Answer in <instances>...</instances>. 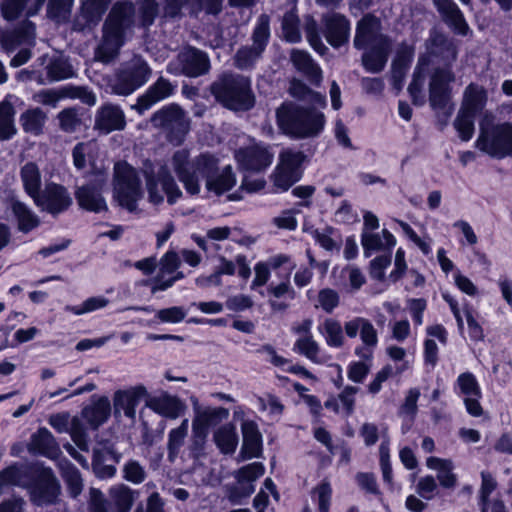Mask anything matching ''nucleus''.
<instances>
[{
    "label": "nucleus",
    "instance_id": "25",
    "mask_svg": "<svg viewBox=\"0 0 512 512\" xmlns=\"http://www.w3.org/2000/svg\"><path fill=\"white\" fill-rule=\"evenodd\" d=\"M148 395L143 385L131 387L127 390H118L114 394V410L115 413L124 412V415L133 419L136 414V407L140 401Z\"/></svg>",
    "mask_w": 512,
    "mask_h": 512
},
{
    "label": "nucleus",
    "instance_id": "62",
    "mask_svg": "<svg viewBox=\"0 0 512 512\" xmlns=\"http://www.w3.org/2000/svg\"><path fill=\"white\" fill-rule=\"evenodd\" d=\"M456 384L459 387L460 392L466 397H481L482 395L479 384L471 372L461 373L456 380Z\"/></svg>",
    "mask_w": 512,
    "mask_h": 512
},
{
    "label": "nucleus",
    "instance_id": "32",
    "mask_svg": "<svg viewBox=\"0 0 512 512\" xmlns=\"http://www.w3.org/2000/svg\"><path fill=\"white\" fill-rule=\"evenodd\" d=\"M111 412L110 401L107 397H98L90 405L82 409L81 415L92 429H97L104 424Z\"/></svg>",
    "mask_w": 512,
    "mask_h": 512
},
{
    "label": "nucleus",
    "instance_id": "52",
    "mask_svg": "<svg viewBox=\"0 0 512 512\" xmlns=\"http://www.w3.org/2000/svg\"><path fill=\"white\" fill-rule=\"evenodd\" d=\"M59 128L65 133H75L83 126L81 114L77 108H66L57 115Z\"/></svg>",
    "mask_w": 512,
    "mask_h": 512
},
{
    "label": "nucleus",
    "instance_id": "46",
    "mask_svg": "<svg viewBox=\"0 0 512 512\" xmlns=\"http://www.w3.org/2000/svg\"><path fill=\"white\" fill-rule=\"evenodd\" d=\"M45 68L49 82L68 79L74 74L73 68L68 60L61 55L49 58Z\"/></svg>",
    "mask_w": 512,
    "mask_h": 512
},
{
    "label": "nucleus",
    "instance_id": "5",
    "mask_svg": "<svg viewBox=\"0 0 512 512\" xmlns=\"http://www.w3.org/2000/svg\"><path fill=\"white\" fill-rule=\"evenodd\" d=\"M210 91L219 103L230 110L247 111L255 103L251 81L243 75L223 73L211 84Z\"/></svg>",
    "mask_w": 512,
    "mask_h": 512
},
{
    "label": "nucleus",
    "instance_id": "14",
    "mask_svg": "<svg viewBox=\"0 0 512 512\" xmlns=\"http://www.w3.org/2000/svg\"><path fill=\"white\" fill-rule=\"evenodd\" d=\"M32 200L38 208L52 215L64 212L72 204V198L67 189L54 182L47 183Z\"/></svg>",
    "mask_w": 512,
    "mask_h": 512
},
{
    "label": "nucleus",
    "instance_id": "54",
    "mask_svg": "<svg viewBox=\"0 0 512 512\" xmlns=\"http://www.w3.org/2000/svg\"><path fill=\"white\" fill-rule=\"evenodd\" d=\"M62 478L64 479L68 487V491L73 498H76L81 494L83 481L79 470L74 465L67 463L62 466Z\"/></svg>",
    "mask_w": 512,
    "mask_h": 512
},
{
    "label": "nucleus",
    "instance_id": "17",
    "mask_svg": "<svg viewBox=\"0 0 512 512\" xmlns=\"http://www.w3.org/2000/svg\"><path fill=\"white\" fill-rule=\"evenodd\" d=\"M323 34L334 48L346 44L350 37V21L342 14L328 12L321 18Z\"/></svg>",
    "mask_w": 512,
    "mask_h": 512
},
{
    "label": "nucleus",
    "instance_id": "36",
    "mask_svg": "<svg viewBox=\"0 0 512 512\" xmlns=\"http://www.w3.org/2000/svg\"><path fill=\"white\" fill-rule=\"evenodd\" d=\"M429 469L437 471V480L445 489H453L457 485V475L453 472L454 464L450 459L429 457L426 460Z\"/></svg>",
    "mask_w": 512,
    "mask_h": 512
},
{
    "label": "nucleus",
    "instance_id": "21",
    "mask_svg": "<svg viewBox=\"0 0 512 512\" xmlns=\"http://www.w3.org/2000/svg\"><path fill=\"white\" fill-rule=\"evenodd\" d=\"M35 25L30 20L22 21L17 27L0 33V44L6 53L14 52L20 45L33 44Z\"/></svg>",
    "mask_w": 512,
    "mask_h": 512
},
{
    "label": "nucleus",
    "instance_id": "18",
    "mask_svg": "<svg viewBox=\"0 0 512 512\" xmlns=\"http://www.w3.org/2000/svg\"><path fill=\"white\" fill-rule=\"evenodd\" d=\"M264 471L263 464L259 462L241 467L235 474L237 485L230 489L229 500L236 504L241 498L250 496L254 492L252 483L260 478Z\"/></svg>",
    "mask_w": 512,
    "mask_h": 512
},
{
    "label": "nucleus",
    "instance_id": "22",
    "mask_svg": "<svg viewBox=\"0 0 512 512\" xmlns=\"http://www.w3.org/2000/svg\"><path fill=\"white\" fill-rule=\"evenodd\" d=\"M111 0H84L81 5L80 15L75 19L73 29L84 31L98 24L107 11Z\"/></svg>",
    "mask_w": 512,
    "mask_h": 512
},
{
    "label": "nucleus",
    "instance_id": "4",
    "mask_svg": "<svg viewBox=\"0 0 512 512\" xmlns=\"http://www.w3.org/2000/svg\"><path fill=\"white\" fill-rule=\"evenodd\" d=\"M276 118L280 130L297 139L316 137L325 125L323 113L293 103H283L276 111Z\"/></svg>",
    "mask_w": 512,
    "mask_h": 512
},
{
    "label": "nucleus",
    "instance_id": "61",
    "mask_svg": "<svg viewBox=\"0 0 512 512\" xmlns=\"http://www.w3.org/2000/svg\"><path fill=\"white\" fill-rule=\"evenodd\" d=\"M305 34L306 38L311 45V47L318 52L320 55H324L328 48L322 42V39L318 33V25L317 22L313 18H308L305 23Z\"/></svg>",
    "mask_w": 512,
    "mask_h": 512
},
{
    "label": "nucleus",
    "instance_id": "34",
    "mask_svg": "<svg viewBox=\"0 0 512 512\" xmlns=\"http://www.w3.org/2000/svg\"><path fill=\"white\" fill-rule=\"evenodd\" d=\"M486 102V90L475 83H470L464 90L463 100L459 110L475 116L484 109Z\"/></svg>",
    "mask_w": 512,
    "mask_h": 512
},
{
    "label": "nucleus",
    "instance_id": "56",
    "mask_svg": "<svg viewBox=\"0 0 512 512\" xmlns=\"http://www.w3.org/2000/svg\"><path fill=\"white\" fill-rule=\"evenodd\" d=\"M474 115L458 111L453 126L462 141H469L474 134Z\"/></svg>",
    "mask_w": 512,
    "mask_h": 512
},
{
    "label": "nucleus",
    "instance_id": "63",
    "mask_svg": "<svg viewBox=\"0 0 512 512\" xmlns=\"http://www.w3.org/2000/svg\"><path fill=\"white\" fill-rule=\"evenodd\" d=\"M67 433L70 434L73 442L77 445L79 449L83 451L88 450L89 445L86 429L78 417H73L71 419V423Z\"/></svg>",
    "mask_w": 512,
    "mask_h": 512
},
{
    "label": "nucleus",
    "instance_id": "45",
    "mask_svg": "<svg viewBox=\"0 0 512 512\" xmlns=\"http://www.w3.org/2000/svg\"><path fill=\"white\" fill-rule=\"evenodd\" d=\"M420 395L421 392L419 388H410L405 395L403 403L399 407L398 415L404 419H407L409 422L408 425L402 426L403 433H406L410 429L416 418L418 412L417 402Z\"/></svg>",
    "mask_w": 512,
    "mask_h": 512
},
{
    "label": "nucleus",
    "instance_id": "53",
    "mask_svg": "<svg viewBox=\"0 0 512 512\" xmlns=\"http://www.w3.org/2000/svg\"><path fill=\"white\" fill-rule=\"evenodd\" d=\"M229 416V411L226 408H214L207 409L202 412H199L196 417L192 421L193 426H198L200 428H204L208 431V428L212 425H216L223 419H226Z\"/></svg>",
    "mask_w": 512,
    "mask_h": 512
},
{
    "label": "nucleus",
    "instance_id": "1",
    "mask_svg": "<svg viewBox=\"0 0 512 512\" xmlns=\"http://www.w3.org/2000/svg\"><path fill=\"white\" fill-rule=\"evenodd\" d=\"M170 165L185 190L191 195L200 192V180H205L206 189L220 196L236 185V175L230 165L219 169L218 159L208 153L191 159L189 151L174 152Z\"/></svg>",
    "mask_w": 512,
    "mask_h": 512
},
{
    "label": "nucleus",
    "instance_id": "6",
    "mask_svg": "<svg viewBox=\"0 0 512 512\" xmlns=\"http://www.w3.org/2000/svg\"><path fill=\"white\" fill-rule=\"evenodd\" d=\"M475 147L496 159L512 157V124L497 123L492 113L485 112Z\"/></svg>",
    "mask_w": 512,
    "mask_h": 512
},
{
    "label": "nucleus",
    "instance_id": "28",
    "mask_svg": "<svg viewBox=\"0 0 512 512\" xmlns=\"http://www.w3.org/2000/svg\"><path fill=\"white\" fill-rule=\"evenodd\" d=\"M344 330L349 338H355L360 334V338L365 346L376 347L378 344V334L373 324L364 317H355L344 324Z\"/></svg>",
    "mask_w": 512,
    "mask_h": 512
},
{
    "label": "nucleus",
    "instance_id": "9",
    "mask_svg": "<svg viewBox=\"0 0 512 512\" xmlns=\"http://www.w3.org/2000/svg\"><path fill=\"white\" fill-rule=\"evenodd\" d=\"M154 128L161 129L170 143L179 145L184 141L190 129V121L184 110L177 104H169L155 113L150 118Z\"/></svg>",
    "mask_w": 512,
    "mask_h": 512
},
{
    "label": "nucleus",
    "instance_id": "60",
    "mask_svg": "<svg viewBox=\"0 0 512 512\" xmlns=\"http://www.w3.org/2000/svg\"><path fill=\"white\" fill-rule=\"evenodd\" d=\"M89 494L90 512H118L112 500H107L99 489L91 488Z\"/></svg>",
    "mask_w": 512,
    "mask_h": 512
},
{
    "label": "nucleus",
    "instance_id": "12",
    "mask_svg": "<svg viewBox=\"0 0 512 512\" xmlns=\"http://www.w3.org/2000/svg\"><path fill=\"white\" fill-rule=\"evenodd\" d=\"M455 81V75L449 68H436L429 82V104L437 113L449 117L454 111L452 89L450 84Z\"/></svg>",
    "mask_w": 512,
    "mask_h": 512
},
{
    "label": "nucleus",
    "instance_id": "13",
    "mask_svg": "<svg viewBox=\"0 0 512 512\" xmlns=\"http://www.w3.org/2000/svg\"><path fill=\"white\" fill-rule=\"evenodd\" d=\"M210 70L208 55L194 47H188L181 51L175 61L167 65V72L174 75H185L187 77H199Z\"/></svg>",
    "mask_w": 512,
    "mask_h": 512
},
{
    "label": "nucleus",
    "instance_id": "24",
    "mask_svg": "<svg viewBox=\"0 0 512 512\" xmlns=\"http://www.w3.org/2000/svg\"><path fill=\"white\" fill-rule=\"evenodd\" d=\"M443 21L457 34L466 36L469 26L454 0H432Z\"/></svg>",
    "mask_w": 512,
    "mask_h": 512
},
{
    "label": "nucleus",
    "instance_id": "7",
    "mask_svg": "<svg viewBox=\"0 0 512 512\" xmlns=\"http://www.w3.org/2000/svg\"><path fill=\"white\" fill-rule=\"evenodd\" d=\"M142 174L150 203L154 205L163 203L164 194L170 205L175 204L182 197V191L166 164H160L156 168L151 161L147 160L143 164Z\"/></svg>",
    "mask_w": 512,
    "mask_h": 512
},
{
    "label": "nucleus",
    "instance_id": "43",
    "mask_svg": "<svg viewBox=\"0 0 512 512\" xmlns=\"http://www.w3.org/2000/svg\"><path fill=\"white\" fill-rule=\"evenodd\" d=\"M318 331L324 337L326 344L331 348H341L345 343L343 327L336 319H325L318 326Z\"/></svg>",
    "mask_w": 512,
    "mask_h": 512
},
{
    "label": "nucleus",
    "instance_id": "10",
    "mask_svg": "<svg viewBox=\"0 0 512 512\" xmlns=\"http://www.w3.org/2000/svg\"><path fill=\"white\" fill-rule=\"evenodd\" d=\"M152 70L148 63L138 55L123 63L111 85L113 93L127 96L148 82Z\"/></svg>",
    "mask_w": 512,
    "mask_h": 512
},
{
    "label": "nucleus",
    "instance_id": "59",
    "mask_svg": "<svg viewBox=\"0 0 512 512\" xmlns=\"http://www.w3.org/2000/svg\"><path fill=\"white\" fill-rule=\"evenodd\" d=\"M108 303L109 300L103 296L90 297L79 306L67 305L65 310L75 315H82L104 308L108 305Z\"/></svg>",
    "mask_w": 512,
    "mask_h": 512
},
{
    "label": "nucleus",
    "instance_id": "31",
    "mask_svg": "<svg viewBox=\"0 0 512 512\" xmlns=\"http://www.w3.org/2000/svg\"><path fill=\"white\" fill-rule=\"evenodd\" d=\"M46 0H4L1 5L3 17L12 21L17 19L26 10L27 16L36 15Z\"/></svg>",
    "mask_w": 512,
    "mask_h": 512
},
{
    "label": "nucleus",
    "instance_id": "29",
    "mask_svg": "<svg viewBox=\"0 0 512 512\" xmlns=\"http://www.w3.org/2000/svg\"><path fill=\"white\" fill-rule=\"evenodd\" d=\"M28 451L49 458H55L60 453L59 446L54 436L47 428H40L31 436Z\"/></svg>",
    "mask_w": 512,
    "mask_h": 512
},
{
    "label": "nucleus",
    "instance_id": "30",
    "mask_svg": "<svg viewBox=\"0 0 512 512\" xmlns=\"http://www.w3.org/2000/svg\"><path fill=\"white\" fill-rule=\"evenodd\" d=\"M361 244L363 246L364 255L370 257L372 252L390 251L395 246L396 239L387 229H383L381 234L363 231Z\"/></svg>",
    "mask_w": 512,
    "mask_h": 512
},
{
    "label": "nucleus",
    "instance_id": "16",
    "mask_svg": "<svg viewBox=\"0 0 512 512\" xmlns=\"http://www.w3.org/2000/svg\"><path fill=\"white\" fill-rule=\"evenodd\" d=\"M31 501L37 506L52 505L57 502L60 484L50 469L43 470L29 487Z\"/></svg>",
    "mask_w": 512,
    "mask_h": 512
},
{
    "label": "nucleus",
    "instance_id": "8",
    "mask_svg": "<svg viewBox=\"0 0 512 512\" xmlns=\"http://www.w3.org/2000/svg\"><path fill=\"white\" fill-rule=\"evenodd\" d=\"M113 170L114 201L129 212L137 211L144 194L137 170L125 161L116 162Z\"/></svg>",
    "mask_w": 512,
    "mask_h": 512
},
{
    "label": "nucleus",
    "instance_id": "33",
    "mask_svg": "<svg viewBox=\"0 0 512 512\" xmlns=\"http://www.w3.org/2000/svg\"><path fill=\"white\" fill-rule=\"evenodd\" d=\"M291 61L294 67L303 73L312 83L319 85L322 80V71L313 61L310 54L303 50L293 49Z\"/></svg>",
    "mask_w": 512,
    "mask_h": 512
},
{
    "label": "nucleus",
    "instance_id": "44",
    "mask_svg": "<svg viewBox=\"0 0 512 512\" xmlns=\"http://www.w3.org/2000/svg\"><path fill=\"white\" fill-rule=\"evenodd\" d=\"M305 159L306 156L302 151L287 148L280 152L278 165L300 180L303 175L302 165Z\"/></svg>",
    "mask_w": 512,
    "mask_h": 512
},
{
    "label": "nucleus",
    "instance_id": "41",
    "mask_svg": "<svg viewBox=\"0 0 512 512\" xmlns=\"http://www.w3.org/2000/svg\"><path fill=\"white\" fill-rule=\"evenodd\" d=\"M19 121L24 132L38 136L43 133L47 114L39 107L30 108L20 115Z\"/></svg>",
    "mask_w": 512,
    "mask_h": 512
},
{
    "label": "nucleus",
    "instance_id": "49",
    "mask_svg": "<svg viewBox=\"0 0 512 512\" xmlns=\"http://www.w3.org/2000/svg\"><path fill=\"white\" fill-rule=\"evenodd\" d=\"M188 419H184L180 426L172 429L168 434V459L173 462L178 456L181 447L184 444L185 438L188 434Z\"/></svg>",
    "mask_w": 512,
    "mask_h": 512
},
{
    "label": "nucleus",
    "instance_id": "39",
    "mask_svg": "<svg viewBox=\"0 0 512 512\" xmlns=\"http://www.w3.org/2000/svg\"><path fill=\"white\" fill-rule=\"evenodd\" d=\"M147 406L154 412L171 419L179 417L184 410L182 402L177 397L168 394L151 398Z\"/></svg>",
    "mask_w": 512,
    "mask_h": 512
},
{
    "label": "nucleus",
    "instance_id": "55",
    "mask_svg": "<svg viewBox=\"0 0 512 512\" xmlns=\"http://www.w3.org/2000/svg\"><path fill=\"white\" fill-rule=\"evenodd\" d=\"M293 350L314 363H319L320 346L312 335L300 337L294 343Z\"/></svg>",
    "mask_w": 512,
    "mask_h": 512
},
{
    "label": "nucleus",
    "instance_id": "47",
    "mask_svg": "<svg viewBox=\"0 0 512 512\" xmlns=\"http://www.w3.org/2000/svg\"><path fill=\"white\" fill-rule=\"evenodd\" d=\"M426 66L425 62L417 64L411 83L408 86V92L415 105H423L425 103V97L423 95V87L426 80Z\"/></svg>",
    "mask_w": 512,
    "mask_h": 512
},
{
    "label": "nucleus",
    "instance_id": "48",
    "mask_svg": "<svg viewBox=\"0 0 512 512\" xmlns=\"http://www.w3.org/2000/svg\"><path fill=\"white\" fill-rule=\"evenodd\" d=\"M27 468L24 466L12 465L0 471V494L4 493L6 487L25 486Z\"/></svg>",
    "mask_w": 512,
    "mask_h": 512
},
{
    "label": "nucleus",
    "instance_id": "35",
    "mask_svg": "<svg viewBox=\"0 0 512 512\" xmlns=\"http://www.w3.org/2000/svg\"><path fill=\"white\" fill-rule=\"evenodd\" d=\"M75 197L83 209L99 213L107 210V204L99 189L93 185H84L77 189Z\"/></svg>",
    "mask_w": 512,
    "mask_h": 512
},
{
    "label": "nucleus",
    "instance_id": "58",
    "mask_svg": "<svg viewBox=\"0 0 512 512\" xmlns=\"http://www.w3.org/2000/svg\"><path fill=\"white\" fill-rule=\"evenodd\" d=\"M271 180L273 182L275 192H285L299 181L298 178H296L294 175L286 171L278 164L271 174Z\"/></svg>",
    "mask_w": 512,
    "mask_h": 512
},
{
    "label": "nucleus",
    "instance_id": "3",
    "mask_svg": "<svg viewBox=\"0 0 512 512\" xmlns=\"http://www.w3.org/2000/svg\"><path fill=\"white\" fill-rule=\"evenodd\" d=\"M353 46L363 50L361 62L369 73H380L384 70L392 52L393 41L385 33L380 18L367 13L357 23Z\"/></svg>",
    "mask_w": 512,
    "mask_h": 512
},
{
    "label": "nucleus",
    "instance_id": "20",
    "mask_svg": "<svg viewBox=\"0 0 512 512\" xmlns=\"http://www.w3.org/2000/svg\"><path fill=\"white\" fill-rule=\"evenodd\" d=\"M125 126V114L120 106L106 103L98 108L94 121L95 130L109 134L113 131L123 130Z\"/></svg>",
    "mask_w": 512,
    "mask_h": 512
},
{
    "label": "nucleus",
    "instance_id": "11",
    "mask_svg": "<svg viewBox=\"0 0 512 512\" xmlns=\"http://www.w3.org/2000/svg\"><path fill=\"white\" fill-rule=\"evenodd\" d=\"M270 38V17L261 14L256 21L251 39L252 44L238 49L234 57L235 66L241 70L250 69L261 58Z\"/></svg>",
    "mask_w": 512,
    "mask_h": 512
},
{
    "label": "nucleus",
    "instance_id": "27",
    "mask_svg": "<svg viewBox=\"0 0 512 512\" xmlns=\"http://www.w3.org/2000/svg\"><path fill=\"white\" fill-rule=\"evenodd\" d=\"M8 206L17 221V228L22 233H29L40 225L38 215L17 197L8 199Z\"/></svg>",
    "mask_w": 512,
    "mask_h": 512
},
{
    "label": "nucleus",
    "instance_id": "15",
    "mask_svg": "<svg viewBox=\"0 0 512 512\" xmlns=\"http://www.w3.org/2000/svg\"><path fill=\"white\" fill-rule=\"evenodd\" d=\"M274 153L269 146L255 143L235 152V159L239 166L247 171L260 172L268 168L273 161Z\"/></svg>",
    "mask_w": 512,
    "mask_h": 512
},
{
    "label": "nucleus",
    "instance_id": "42",
    "mask_svg": "<svg viewBox=\"0 0 512 512\" xmlns=\"http://www.w3.org/2000/svg\"><path fill=\"white\" fill-rule=\"evenodd\" d=\"M412 59V53L406 45H403V49L397 52L395 59L391 65V78L393 86L397 90H401L403 82L408 70L409 64Z\"/></svg>",
    "mask_w": 512,
    "mask_h": 512
},
{
    "label": "nucleus",
    "instance_id": "23",
    "mask_svg": "<svg viewBox=\"0 0 512 512\" xmlns=\"http://www.w3.org/2000/svg\"><path fill=\"white\" fill-rule=\"evenodd\" d=\"M223 0H164V14L175 18L181 14L183 7L189 5L191 11L205 10L208 14L217 15L222 10Z\"/></svg>",
    "mask_w": 512,
    "mask_h": 512
},
{
    "label": "nucleus",
    "instance_id": "50",
    "mask_svg": "<svg viewBox=\"0 0 512 512\" xmlns=\"http://www.w3.org/2000/svg\"><path fill=\"white\" fill-rule=\"evenodd\" d=\"M109 496L118 512H129L134 503V492L124 484L112 486Z\"/></svg>",
    "mask_w": 512,
    "mask_h": 512
},
{
    "label": "nucleus",
    "instance_id": "19",
    "mask_svg": "<svg viewBox=\"0 0 512 512\" xmlns=\"http://www.w3.org/2000/svg\"><path fill=\"white\" fill-rule=\"evenodd\" d=\"M175 89L176 85L160 76L144 94L138 97L137 102L131 108L142 115L158 102L171 97L175 93Z\"/></svg>",
    "mask_w": 512,
    "mask_h": 512
},
{
    "label": "nucleus",
    "instance_id": "64",
    "mask_svg": "<svg viewBox=\"0 0 512 512\" xmlns=\"http://www.w3.org/2000/svg\"><path fill=\"white\" fill-rule=\"evenodd\" d=\"M66 98L64 94V87L61 89H42L33 95V100L45 106L55 108L58 102Z\"/></svg>",
    "mask_w": 512,
    "mask_h": 512
},
{
    "label": "nucleus",
    "instance_id": "57",
    "mask_svg": "<svg viewBox=\"0 0 512 512\" xmlns=\"http://www.w3.org/2000/svg\"><path fill=\"white\" fill-rule=\"evenodd\" d=\"M74 0H49L47 14L57 22L68 20Z\"/></svg>",
    "mask_w": 512,
    "mask_h": 512
},
{
    "label": "nucleus",
    "instance_id": "51",
    "mask_svg": "<svg viewBox=\"0 0 512 512\" xmlns=\"http://www.w3.org/2000/svg\"><path fill=\"white\" fill-rule=\"evenodd\" d=\"M299 24L300 21L295 7L291 8L283 15L281 27L283 37L286 41L297 43L301 40Z\"/></svg>",
    "mask_w": 512,
    "mask_h": 512
},
{
    "label": "nucleus",
    "instance_id": "2",
    "mask_svg": "<svg viewBox=\"0 0 512 512\" xmlns=\"http://www.w3.org/2000/svg\"><path fill=\"white\" fill-rule=\"evenodd\" d=\"M135 5L132 1L115 2L102 25V35L94 49V60L103 64L113 62L120 54L127 35L135 24Z\"/></svg>",
    "mask_w": 512,
    "mask_h": 512
},
{
    "label": "nucleus",
    "instance_id": "37",
    "mask_svg": "<svg viewBox=\"0 0 512 512\" xmlns=\"http://www.w3.org/2000/svg\"><path fill=\"white\" fill-rule=\"evenodd\" d=\"M20 179L25 193L34 199L41 191L42 175L37 163L28 161L20 168Z\"/></svg>",
    "mask_w": 512,
    "mask_h": 512
},
{
    "label": "nucleus",
    "instance_id": "26",
    "mask_svg": "<svg viewBox=\"0 0 512 512\" xmlns=\"http://www.w3.org/2000/svg\"><path fill=\"white\" fill-rule=\"evenodd\" d=\"M243 443L238 461L259 457L262 450V436L254 421L246 420L241 424Z\"/></svg>",
    "mask_w": 512,
    "mask_h": 512
},
{
    "label": "nucleus",
    "instance_id": "38",
    "mask_svg": "<svg viewBox=\"0 0 512 512\" xmlns=\"http://www.w3.org/2000/svg\"><path fill=\"white\" fill-rule=\"evenodd\" d=\"M213 441L222 454H233L239 442L236 426L233 423L220 426L213 433Z\"/></svg>",
    "mask_w": 512,
    "mask_h": 512
},
{
    "label": "nucleus",
    "instance_id": "40",
    "mask_svg": "<svg viewBox=\"0 0 512 512\" xmlns=\"http://www.w3.org/2000/svg\"><path fill=\"white\" fill-rule=\"evenodd\" d=\"M10 98L11 96H6L0 102V141L10 140L17 133L14 122L15 109Z\"/></svg>",
    "mask_w": 512,
    "mask_h": 512
}]
</instances>
